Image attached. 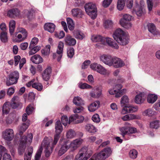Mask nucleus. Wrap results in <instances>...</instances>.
Here are the masks:
<instances>
[{
    "label": "nucleus",
    "instance_id": "9",
    "mask_svg": "<svg viewBox=\"0 0 160 160\" xmlns=\"http://www.w3.org/2000/svg\"><path fill=\"white\" fill-rule=\"evenodd\" d=\"M91 40L93 42H100V43L96 44L98 48L103 47L105 44V38L99 35H93L92 36Z\"/></svg>",
    "mask_w": 160,
    "mask_h": 160
},
{
    "label": "nucleus",
    "instance_id": "50",
    "mask_svg": "<svg viewBox=\"0 0 160 160\" xmlns=\"http://www.w3.org/2000/svg\"><path fill=\"white\" fill-rule=\"evenodd\" d=\"M75 135L76 133L72 129H70L68 131L66 134V136L68 138H73Z\"/></svg>",
    "mask_w": 160,
    "mask_h": 160
},
{
    "label": "nucleus",
    "instance_id": "42",
    "mask_svg": "<svg viewBox=\"0 0 160 160\" xmlns=\"http://www.w3.org/2000/svg\"><path fill=\"white\" fill-rule=\"evenodd\" d=\"M50 46H47L44 49L41 50V53L43 56H48L50 54Z\"/></svg>",
    "mask_w": 160,
    "mask_h": 160
},
{
    "label": "nucleus",
    "instance_id": "34",
    "mask_svg": "<svg viewBox=\"0 0 160 160\" xmlns=\"http://www.w3.org/2000/svg\"><path fill=\"white\" fill-rule=\"evenodd\" d=\"M156 114V112L151 108H149L145 110L142 112V115L144 116L152 117Z\"/></svg>",
    "mask_w": 160,
    "mask_h": 160
},
{
    "label": "nucleus",
    "instance_id": "21",
    "mask_svg": "<svg viewBox=\"0 0 160 160\" xmlns=\"http://www.w3.org/2000/svg\"><path fill=\"white\" fill-rule=\"evenodd\" d=\"M100 104L99 101H96L91 103L88 107V110L91 112H94L99 107Z\"/></svg>",
    "mask_w": 160,
    "mask_h": 160
},
{
    "label": "nucleus",
    "instance_id": "7",
    "mask_svg": "<svg viewBox=\"0 0 160 160\" xmlns=\"http://www.w3.org/2000/svg\"><path fill=\"white\" fill-rule=\"evenodd\" d=\"M19 78V73L17 71H14L11 73L8 76V78L7 79L6 84L9 86L16 84Z\"/></svg>",
    "mask_w": 160,
    "mask_h": 160
},
{
    "label": "nucleus",
    "instance_id": "39",
    "mask_svg": "<svg viewBox=\"0 0 160 160\" xmlns=\"http://www.w3.org/2000/svg\"><path fill=\"white\" fill-rule=\"evenodd\" d=\"M16 23L13 20H11L9 23V32L11 35H12L14 31Z\"/></svg>",
    "mask_w": 160,
    "mask_h": 160
},
{
    "label": "nucleus",
    "instance_id": "15",
    "mask_svg": "<svg viewBox=\"0 0 160 160\" xmlns=\"http://www.w3.org/2000/svg\"><path fill=\"white\" fill-rule=\"evenodd\" d=\"M70 148L68 142L67 141H64L63 144L61 146V147L58 151V155L59 156H62Z\"/></svg>",
    "mask_w": 160,
    "mask_h": 160
},
{
    "label": "nucleus",
    "instance_id": "56",
    "mask_svg": "<svg viewBox=\"0 0 160 160\" xmlns=\"http://www.w3.org/2000/svg\"><path fill=\"white\" fill-rule=\"evenodd\" d=\"M34 110V108L31 105H29L26 108V111L27 114L29 115L33 112Z\"/></svg>",
    "mask_w": 160,
    "mask_h": 160
},
{
    "label": "nucleus",
    "instance_id": "31",
    "mask_svg": "<svg viewBox=\"0 0 160 160\" xmlns=\"http://www.w3.org/2000/svg\"><path fill=\"white\" fill-rule=\"evenodd\" d=\"M72 15L75 17L82 18L83 14L82 10L78 8H74L72 10Z\"/></svg>",
    "mask_w": 160,
    "mask_h": 160
},
{
    "label": "nucleus",
    "instance_id": "33",
    "mask_svg": "<svg viewBox=\"0 0 160 160\" xmlns=\"http://www.w3.org/2000/svg\"><path fill=\"white\" fill-rule=\"evenodd\" d=\"M148 31L153 35L157 34V31L155 25L152 23H149L148 24Z\"/></svg>",
    "mask_w": 160,
    "mask_h": 160
},
{
    "label": "nucleus",
    "instance_id": "16",
    "mask_svg": "<svg viewBox=\"0 0 160 160\" xmlns=\"http://www.w3.org/2000/svg\"><path fill=\"white\" fill-rule=\"evenodd\" d=\"M78 152L84 156L83 160H87L91 155V154L88 153V149L87 147H83Z\"/></svg>",
    "mask_w": 160,
    "mask_h": 160
},
{
    "label": "nucleus",
    "instance_id": "62",
    "mask_svg": "<svg viewBox=\"0 0 160 160\" xmlns=\"http://www.w3.org/2000/svg\"><path fill=\"white\" fill-rule=\"evenodd\" d=\"M126 126H124L122 128L120 129V131L123 134V136L128 133V126L126 125Z\"/></svg>",
    "mask_w": 160,
    "mask_h": 160
},
{
    "label": "nucleus",
    "instance_id": "30",
    "mask_svg": "<svg viewBox=\"0 0 160 160\" xmlns=\"http://www.w3.org/2000/svg\"><path fill=\"white\" fill-rule=\"evenodd\" d=\"M44 28L45 30L52 32L55 30V26L53 23H47L44 25Z\"/></svg>",
    "mask_w": 160,
    "mask_h": 160
},
{
    "label": "nucleus",
    "instance_id": "38",
    "mask_svg": "<svg viewBox=\"0 0 160 160\" xmlns=\"http://www.w3.org/2000/svg\"><path fill=\"white\" fill-rule=\"evenodd\" d=\"M158 96L154 94H149L147 98L148 102L151 103H154L157 99Z\"/></svg>",
    "mask_w": 160,
    "mask_h": 160
},
{
    "label": "nucleus",
    "instance_id": "17",
    "mask_svg": "<svg viewBox=\"0 0 160 160\" xmlns=\"http://www.w3.org/2000/svg\"><path fill=\"white\" fill-rule=\"evenodd\" d=\"M64 41L66 45L70 46H74L76 43L75 39L68 35L66 36L64 38Z\"/></svg>",
    "mask_w": 160,
    "mask_h": 160
},
{
    "label": "nucleus",
    "instance_id": "32",
    "mask_svg": "<svg viewBox=\"0 0 160 160\" xmlns=\"http://www.w3.org/2000/svg\"><path fill=\"white\" fill-rule=\"evenodd\" d=\"M73 102L74 104L77 106L83 105L84 104V101L80 97L78 96L74 97Z\"/></svg>",
    "mask_w": 160,
    "mask_h": 160
},
{
    "label": "nucleus",
    "instance_id": "29",
    "mask_svg": "<svg viewBox=\"0 0 160 160\" xmlns=\"http://www.w3.org/2000/svg\"><path fill=\"white\" fill-rule=\"evenodd\" d=\"M138 116L134 114H127L123 116L121 119L124 121H130L134 119H138Z\"/></svg>",
    "mask_w": 160,
    "mask_h": 160
},
{
    "label": "nucleus",
    "instance_id": "43",
    "mask_svg": "<svg viewBox=\"0 0 160 160\" xmlns=\"http://www.w3.org/2000/svg\"><path fill=\"white\" fill-rule=\"evenodd\" d=\"M28 123H23L22 125L20 127L19 129V134L21 135L23 132H24L28 128Z\"/></svg>",
    "mask_w": 160,
    "mask_h": 160
},
{
    "label": "nucleus",
    "instance_id": "54",
    "mask_svg": "<svg viewBox=\"0 0 160 160\" xmlns=\"http://www.w3.org/2000/svg\"><path fill=\"white\" fill-rule=\"evenodd\" d=\"M125 125L128 126V131L130 133H133L137 132V131L136 128L130 127L131 124L129 123L128 122L126 123Z\"/></svg>",
    "mask_w": 160,
    "mask_h": 160
},
{
    "label": "nucleus",
    "instance_id": "6",
    "mask_svg": "<svg viewBox=\"0 0 160 160\" xmlns=\"http://www.w3.org/2000/svg\"><path fill=\"white\" fill-rule=\"evenodd\" d=\"M90 68L100 74L107 75L109 74V72L104 67L100 64L93 63L90 65Z\"/></svg>",
    "mask_w": 160,
    "mask_h": 160
},
{
    "label": "nucleus",
    "instance_id": "59",
    "mask_svg": "<svg viewBox=\"0 0 160 160\" xmlns=\"http://www.w3.org/2000/svg\"><path fill=\"white\" fill-rule=\"evenodd\" d=\"M84 117L81 115L79 116L77 114L76 121H75V124H78L82 122L84 120Z\"/></svg>",
    "mask_w": 160,
    "mask_h": 160
},
{
    "label": "nucleus",
    "instance_id": "3",
    "mask_svg": "<svg viewBox=\"0 0 160 160\" xmlns=\"http://www.w3.org/2000/svg\"><path fill=\"white\" fill-rule=\"evenodd\" d=\"M112 153L111 148H105L97 155H94L89 160H104L108 158Z\"/></svg>",
    "mask_w": 160,
    "mask_h": 160
},
{
    "label": "nucleus",
    "instance_id": "47",
    "mask_svg": "<svg viewBox=\"0 0 160 160\" xmlns=\"http://www.w3.org/2000/svg\"><path fill=\"white\" fill-rule=\"evenodd\" d=\"M129 102V99L127 96L124 95L121 98L120 102L121 106L122 107L126 103H128Z\"/></svg>",
    "mask_w": 160,
    "mask_h": 160
},
{
    "label": "nucleus",
    "instance_id": "14",
    "mask_svg": "<svg viewBox=\"0 0 160 160\" xmlns=\"http://www.w3.org/2000/svg\"><path fill=\"white\" fill-rule=\"evenodd\" d=\"M82 139L79 138L72 141L69 144L70 148L73 150L76 149L82 143Z\"/></svg>",
    "mask_w": 160,
    "mask_h": 160
},
{
    "label": "nucleus",
    "instance_id": "41",
    "mask_svg": "<svg viewBox=\"0 0 160 160\" xmlns=\"http://www.w3.org/2000/svg\"><path fill=\"white\" fill-rule=\"evenodd\" d=\"M67 22L69 29L70 30H72L74 28V24L72 20L69 18L67 19Z\"/></svg>",
    "mask_w": 160,
    "mask_h": 160
},
{
    "label": "nucleus",
    "instance_id": "12",
    "mask_svg": "<svg viewBox=\"0 0 160 160\" xmlns=\"http://www.w3.org/2000/svg\"><path fill=\"white\" fill-rule=\"evenodd\" d=\"M112 66L116 68H121L125 65L124 62L120 58H114L112 60Z\"/></svg>",
    "mask_w": 160,
    "mask_h": 160
},
{
    "label": "nucleus",
    "instance_id": "45",
    "mask_svg": "<svg viewBox=\"0 0 160 160\" xmlns=\"http://www.w3.org/2000/svg\"><path fill=\"white\" fill-rule=\"evenodd\" d=\"M18 32L21 33L23 36V39H26L28 36V32L26 30L22 28H18Z\"/></svg>",
    "mask_w": 160,
    "mask_h": 160
},
{
    "label": "nucleus",
    "instance_id": "52",
    "mask_svg": "<svg viewBox=\"0 0 160 160\" xmlns=\"http://www.w3.org/2000/svg\"><path fill=\"white\" fill-rule=\"evenodd\" d=\"M61 121L62 123L65 126H66L68 123H69L68 121V118L67 116L64 115L62 116L61 118Z\"/></svg>",
    "mask_w": 160,
    "mask_h": 160
},
{
    "label": "nucleus",
    "instance_id": "23",
    "mask_svg": "<svg viewBox=\"0 0 160 160\" xmlns=\"http://www.w3.org/2000/svg\"><path fill=\"white\" fill-rule=\"evenodd\" d=\"M105 38V44L106 43L110 47L115 49H118V48L119 47L118 44L113 42L112 39L108 37Z\"/></svg>",
    "mask_w": 160,
    "mask_h": 160
},
{
    "label": "nucleus",
    "instance_id": "5",
    "mask_svg": "<svg viewBox=\"0 0 160 160\" xmlns=\"http://www.w3.org/2000/svg\"><path fill=\"white\" fill-rule=\"evenodd\" d=\"M55 129L56 134L54 136L53 143L51 142L52 146L55 145L57 143L60 137L59 135L63 130L62 127L60 120L56 122Z\"/></svg>",
    "mask_w": 160,
    "mask_h": 160
},
{
    "label": "nucleus",
    "instance_id": "60",
    "mask_svg": "<svg viewBox=\"0 0 160 160\" xmlns=\"http://www.w3.org/2000/svg\"><path fill=\"white\" fill-rule=\"evenodd\" d=\"M78 86L79 88L81 89H86V88H91V86L90 85L86 83H79Z\"/></svg>",
    "mask_w": 160,
    "mask_h": 160
},
{
    "label": "nucleus",
    "instance_id": "8",
    "mask_svg": "<svg viewBox=\"0 0 160 160\" xmlns=\"http://www.w3.org/2000/svg\"><path fill=\"white\" fill-rule=\"evenodd\" d=\"M2 137L7 141H11L14 138V133L13 130L11 128H7L2 132Z\"/></svg>",
    "mask_w": 160,
    "mask_h": 160
},
{
    "label": "nucleus",
    "instance_id": "26",
    "mask_svg": "<svg viewBox=\"0 0 160 160\" xmlns=\"http://www.w3.org/2000/svg\"><path fill=\"white\" fill-rule=\"evenodd\" d=\"M120 44L122 45H125L128 42V38L126 35L122 36V37L118 39L116 41Z\"/></svg>",
    "mask_w": 160,
    "mask_h": 160
},
{
    "label": "nucleus",
    "instance_id": "55",
    "mask_svg": "<svg viewBox=\"0 0 160 160\" xmlns=\"http://www.w3.org/2000/svg\"><path fill=\"white\" fill-rule=\"evenodd\" d=\"M74 53V50L73 48H70L68 49L67 54L68 56L70 58H72Z\"/></svg>",
    "mask_w": 160,
    "mask_h": 160
},
{
    "label": "nucleus",
    "instance_id": "44",
    "mask_svg": "<svg viewBox=\"0 0 160 160\" xmlns=\"http://www.w3.org/2000/svg\"><path fill=\"white\" fill-rule=\"evenodd\" d=\"M150 126L151 128L158 129L160 126L159 121L155 120L151 122L150 123Z\"/></svg>",
    "mask_w": 160,
    "mask_h": 160
},
{
    "label": "nucleus",
    "instance_id": "22",
    "mask_svg": "<svg viewBox=\"0 0 160 160\" xmlns=\"http://www.w3.org/2000/svg\"><path fill=\"white\" fill-rule=\"evenodd\" d=\"M7 15L11 18H14L19 15L20 11L17 8L11 9L8 11Z\"/></svg>",
    "mask_w": 160,
    "mask_h": 160
},
{
    "label": "nucleus",
    "instance_id": "48",
    "mask_svg": "<svg viewBox=\"0 0 160 160\" xmlns=\"http://www.w3.org/2000/svg\"><path fill=\"white\" fill-rule=\"evenodd\" d=\"M138 154V152L136 150L132 149L130 151L129 155L131 158L134 159L137 157Z\"/></svg>",
    "mask_w": 160,
    "mask_h": 160
},
{
    "label": "nucleus",
    "instance_id": "27",
    "mask_svg": "<svg viewBox=\"0 0 160 160\" xmlns=\"http://www.w3.org/2000/svg\"><path fill=\"white\" fill-rule=\"evenodd\" d=\"M22 13L23 17L27 18L29 20L32 19L34 17V12L33 10H25L23 11Z\"/></svg>",
    "mask_w": 160,
    "mask_h": 160
},
{
    "label": "nucleus",
    "instance_id": "28",
    "mask_svg": "<svg viewBox=\"0 0 160 160\" xmlns=\"http://www.w3.org/2000/svg\"><path fill=\"white\" fill-rule=\"evenodd\" d=\"M28 152H26L24 155V160H31L33 152V148L32 147L28 148L27 149Z\"/></svg>",
    "mask_w": 160,
    "mask_h": 160
},
{
    "label": "nucleus",
    "instance_id": "11",
    "mask_svg": "<svg viewBox=\"0 0 160 160\" xmlns=\"http://www.w3.org/2000/svg\"><path fill=\"white\" fill-rule=\"evenodd\" d=\"M63 47V43L62 42H60L58 44L57 52L53 55L54 58H55V57H58L57 60L58 62L60 61L62 57Z\"/></svg>",
    "mask_w": 160,
    "mask_h": 160
},
{
    "label": "nucleus",
    "instance_id": "64",
    "mask_svg": "<svg viewBox=\"0 0 160 160\" xmlns=\"http://www.w3.org/2000/svg\"><path fill=\"white\" fill-rule=\"evenodd\" d=\"M148 7V10L151 11L152 8L153 3L152 0H147Z\"/></svg>",
    "mask_w": 160,
    "mask_h": 160
},
{
    "label": "nucleus",
    "instance_id": "37",
    "mask_svg": "<svg viewBox=\"0 0 160 160\" xmlns=\"http://www.w3.org/2000/svg\"><path fill=\"white\" fill-rule=\"evenodd\" d=\"M120 25L124 28L126 29L131 28L132 27V24L129 21L124 22V20H120Z\"/></svg>",
    "mask_w": 160,
    "mask_h": 160
},
{
    "label": "nucleus",
    "instance_id": "35",
    "mask_svg": "<svg viewBox=\"0 0 160 160\" xmlns=\"http://www.w3.org/2000/svg\"><path fill=\"white\" fill-rule=\"evenodd\" d=\"M73 35L76 38L80 40L82 39L85 37L84 34L83 33L78 30L74 31Z\"/></svg>",
    "mask_w": 160,
    "mask_h": 160
},
{
    "label": "nucleus",
    "instance_id": "58",
    "mask_svg": "<svg viewBox=\"0 0 160 160\" xmlns=\"http://www.w3.org/2000/svg\"><path fill=\"white\" fill-rule=\"evenodd\" d=\"M9 111L8 105L6 103H4L2 107V112L3 113L7 114Z\"/></svg>",
    "mask_w": 160,
    "mask_h": 160
},
{
    "label": "nucleus",
    "instance_id": "51",
    "mask_svg": "<svg viewBox=\"0 0 160 160\" xmlns=\"http://www.w3.org/2000/svg\"><path fill=\"white\" fill-rule=\"evenodd\" d=\"M0 39L3 42H6L8 41L7 33L5 32H2L0 35Z\"/></svg>",
    "mask_w": 160,
    "mask_h": 160
},
{
    "label": "nucleus",
    "instance_id": "10",
    "mask_svg": "<svg viewBox=\"0 0 160 160\" xmlns=\"http://www.w3.org/2000/svg\"><path fill=\"white\" fill-rule=\"evenodd\" d=\"M144 4V2L142 0L141 1L139 4L137 2H136V6L134 11L138 16H141L142 14Z\"/></svg>",
    "mask_w": 160,
    "mask_h": 160
},
{
    "label": "nucleus",
    "instance_id": "36",
    "mask_svg": "<svg viewBox=\"0 0 160 160\" xmlns=\"http://www.w3.org/2000/svg\"><path fill=\"white\" fill-rule=\"evenodd\" d=\"M86 130L90 133H94L97 132V129L93 125L88 124L85 127Z\"/></svg>",
    "mask_w": 160,
    "mask_h": 160
},
{
    "label": "nucleus",
    "instance_id": "49",
    "mask_svg": "<svg viewBox=\"0 0 160 160\" xmlns=\"http://www.w3.org/2000/svg\"><path fill=\"white\" fill-rule=\"evenodd\" d=\"M32 87L37 89L38 91H41L43 88V86L40 83L35 82L32 85Z\"/></svg>",
    "mask_w": 160,
    "mask_h": 160
},
{
    "label": "nucleus",
    "instance_id": "25",
    "mask_svg": "<svg viewBox=\"0 0 160 160\" xmlns=\"http://www.w3.org/2000/svg\"><path fill=\"white\" fill-rule=\"evenodd\" d=\"M19 98L17 96H14L11 100L10 105L14 109L17 108L20 105Z\"/></svg>",
    "mask_w": 160,
    "mask_h": 160
},
{
    "label": "nucleus",
    "instance_id": "1",
    "mask_svg": "<svg viewBox=\"0 0 160 160\" xmlns=\"http://www.w3.org/2000/svg\"><path fill=\"white\" fill-rule=\"evenodd\" d=\"M52 139L51 138L45 137L42 141L41 147L38 150L35 156V160H39L42 151V148H44L45 155L48 157L52 152L53 146L51 145Z\"/></svg>",
    "mask_w": 160,
    "mask_h": 160
},
{
    "label": "nucleus",
    "instance_id": "63",
    "mask_svg": "<svg viewBox=\"0 0 160 160\" xmlns=\"http://www.w3.org/2000/svg\"><path fill=\"white\" fill-rule=\"evenodd\" d=\"M132 16L128 14H126L123 16V18L120 20H124V22L129 21L131 20Z\"/></svg>",
    "mask_w": 160,
    "mask_h": 160
},
{
    "label": "nucleus",
    "instance_id": "4",
    "mask_svg": "<svg viewBox=\"0 0 160 160\" xmlns=\"http://www.w3.org/2000/svg\"><path fill=\"white\" fill-rule=\"evenodd\" d=\"M85 9L87 13L92 19H94L96 18V8L94 4L91 2L88 3L85 6Z\"/></svg>",
    "mask_w": 160,
    "mask_h": 160
},
{
    "label": "nucleus",
    "instance_id": "18",
    "mask_svg": "<svg viewBox=\"0 0 160 160\" xmlns=\"http://www.w3.org/2000/svg\"><path fill=\"white\" fill-rule=\"evenodd\" d=\"M145 93L143 92H140L135 96V102L138 104H141L143 102L145 99Z\"/></svg>",
    "mask_w": 160,
    "mask_h": 160
},
{
    "label": "nucleus",
    "instance_id": "53",
    "mask_svg": "<svg viewBox=\"0 0 160 160\" xmlns=\"http://www.w3.org/2000/svg\"><path fill=\"white\" fill-rule=\"evenodd\" d=\"M38 42V39L36 37L33 38L31 42L29 48H31L32 47H34L36 45Z\"/></svg>",
    "mask_w": 160,
    "mask_h": 160
},
{
    "label": "nucleus",
    "instance_id": "46",
    "mask_svg": "<svg viewBox=\"0 0 160 160\" xmlns=\"http://www.w3.org/2000/svg\"><path fill=\"white\" fill-rule=\"evenodd\" d=\"M112 21L110 20H105L103 23V25L105 28H109L111 27L113 25Z\"/></svg>",
    "mask_w": 160,
    "mask_h": 160
},
{
    "label": "nucleus",
    "instance_id": "40",
    "mask_svg": "<svg viewBox=\"0 0 160 160\" xmlns=\"http://www.w3.org/2000/svg\"><path fill=\"white\" fill-rule=\"evenodd\" d=\"M30 51L29 52V55H32L34 54L37 52L39 51L40 49V47L38 46H36L32 47L31 48H29Z\"/></svg>",
    "mask_w": 160,
    "mask_h": 160
},
{
    "label": "nucleus",
    "instance_id": "20",
    "mask_svg": "<svg viewBox=\"0 0 160 160\" xmlns=\"http://www.w3.org/2000/svg\"><path fill=\"white\" fill-rule=\"evenodd\" d=\"M125 35V32L122 29L118 28L114 32L112 36L114 39L117 41L118 39L121 38L122 35L124 36Z\"/></svg>",
    "mask_w": 160,
    "mask_h": 160
},
{
    "label": "nucleus",
    "instance_id": "2",
    "mask_svg": "<svg viewBox=\"0 0 160 160\" xmlns=\"http://www.w3.org/2000/svg\"><path fill=\"white\" fill-rule=\"evenodd\" d=\"M32 138L33 136L31 133H29L27 137L24 136L21 138L18 149V153L19 155H22L24 152L26 142L31 143Z\"/></svg>",
    "mask_w": 160,
    "mask_h": 160
},
{
    "label": "nucleus",
    "instance_id": "61",
    "mask_svg": "<svg viewBox=\"0 0 160 160\" xmlns=\"http://www.w3.org/2000/svg\"><path fill=\"white\" fill-rule=\"evenodd\" d=\"M92 120L94 122L96 123H98L100 121L99 115L97 114H95L92 116Z\"/></svg>",
    "mask_w": 160,
    "mask_h": 160
},
{
    "label": "nucleus",
    "instance_id": "24",
    "mask_svg": "<svg viewBox=\"0 0 160 160\" xmlns=\"http://www.w3.org/2000/svg\"><path fill=\"white\" fill-rule=\"evenodd\" d=\"M32 62L35 64H38L42 62L43 59L39 54H35L32 56L31 58Z\"/></svg>",
    "mask_w": 160,
    "mask_h": 160
},
{
    "label": "nucleus",
    "instance_id": "19",
    "mask_svg": "<svg viewBox=\"0 0 160 160\" xmlns=\"http://www.w3.org/2000/svg\"><path fill=\"white\" fill-rule=\"evenodd\" d=\"M51 72L52 69L50 67H48L45 69L42 74L43 79L46 81L48 80L50 78Z\"/></svg>",
    "mask_w": 160,
    "mask_h": 160
},
{
    "label": "nucleus",
    "instance_id": "57",
    "mask_svg": "<svg viewBox=\"0 0 160 160\" xmlns=\"http://www.w3.org/2000/svg\"><path fill=\"white\" fill-rule=\"evenodd\" d=\"M123 108L121 111V113L124 115L128 113H130L129 107L127 106H123Z\"/></svg>",
    "mask_w": 160,
    "mask_h": 160
},
{
    "label": "nucleus",
    "instance_id": "13",
    "mask_svg": "<svg viewBox=\"0 0 160 160\" xmlns=\"http://www.w3.org/2000/svg\"><path fill=\"white\" fill-rule=\"evenodd\" d=\"M113 58L110 56L106 55L101 56L100 58L101 61L109 66H112V60Z\"/></svg>",
    "mask_w": 160,
    "mask_h": 160
}]
</instances>
